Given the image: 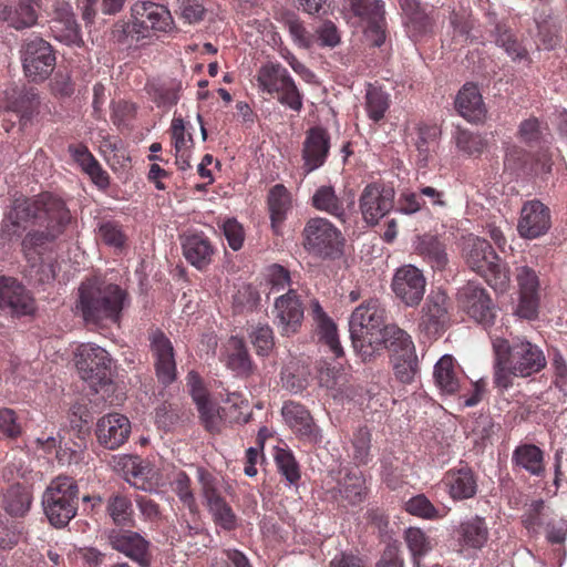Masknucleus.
I'll return each instance as SVG.
<instances>
[{
    "instance_id": "1",
    "label": "nucleus",
    "mask_w": 567,
    "mask_h": 567,
    "mask_svg": "<svg viewBox=\"0 0 567 567\" xmlns=\"http://www.w3.org/2000/svg\"><path fill=\"white\" fill-rule=\"evenodd\" d=\"M9 219L18 228L32 229L22 241L25 257L31 266V276L40 282L54 278V268L51 262L41 258L38 248L56 239L70 221V212L64 203L51 195L41 194L34 199L16 200Z\"/></svg>"
},
{
    "instance_id": "2",
    "label": "nucleus",
    "mask_w": 567,
    "mask_h": 567,
    "mask_svg": "<svg viewBox=\"0 0 567 567\" xmlns=\"http://www.w3.org/2000/svg\"><path fill=\"white\" fill-rule=\"evenodd\" d=\"M494 362V382L497 386L507 389L512 385V377L527 378L546 367L543 350L525 338L508 340L498 336L496 331L488 332Z\"/></svg>"
},
{
    "instance_id": "3",
    "label": "nucleus",
    "mask_w": 567,
    "mask_h": 567,
    "mask_svg": "<svg viewBox=\"0 0 567 567\" xmlns=\"http://www.w3.org/2000/svg\"><path fill=\"white\" fill-rule=\"evenodd\" d=\"M128 306V293L118 285L92 278L79 287L76 310L89 324H117Z\"/></svg>"
},
{
    "instance_id": "4",
    "label": "nucleus",
    "mask_w": 567,
    "mask_h": 567,
    "mask_svg": "<svg viewBox=\"0 0 567 567\" xmlns=\"http://www.w3.org/2000/svg\"><path fill=\"white\" fill-rule=\"evenodd\" d=\"M385 310L378 300L371 299L358 306L349 319V331L354 350L363 361L371 360L380 351L381 332Z\"/></svg>"
},
{
    "instance_id": "5",
    "label": "nucleus",
    "mask_w": 567,
    "mask_h": 567,
    "mask_svg": "<svg viewBox=\"0 0 567 567\" xmlns=\"http://www.w3.org/2000/svg\"><path fill=\"white\" fill-rule=\"evenodd\" d=\"M463 255L466 265L482 276L495 291L507 290L511 282L508 267L486 239L468 236L464 240Z\"/></svg>"
},
{
    "instance_id": "6",
    "label": "nucleus",
    "mask_w": 567,
    "mask_h": 567,
    "mask_svg": "<svg viewBox=\"0 0 567 567\" xmlns=\"http://www.w3.org/2000/svg\"><path fill=\"white\" fill-rule=\"evenodd\" d=\"M259 92L276 99L281 105L299 112L302 109V94L288 70L278 62H266L256 74Z\"/></svg>"
},
{
    "instance_id": "7",
    "label": "nucleus",
    "mask_w": 567,
    "mask_h": 567,
    "mask_svg": "<svg viewBox=\"0 0 567 567\" xmlns=\"http://www.w3.org/2000/svg\"><path fill=\"white\" fill-rule=\"evenodd\" d=\"M78 493L76 483L68 476H58L47 487L42 505L53 526L64 527L76 515Z\"/></svg>"
},
{
    "instance_id": "8",
    "label": "nucleus",
    "mask_w": 567,
    "mask_h": 567,
    "mask_svg": "<svg viewBox=\"0 0 567 567\" xmlns=\"http://www.w3.org/2000/svg\"><path fill=\"white\" fill-rule=\"evenodd\" d=\"M303 247L313 256L334 259L341 256L344 238L341 231L327 218H310L303 228Z\"/></svg>"
},
{
    "instance_id": "9",
    "label": "nucleus",
    "mask_w": 567,
    "mask_h": 567,
    "mask_svg": "<svg viewBox=\"0 0 567 567\" xmlns=\"http://www.w3.org/2000/svg\"><path fill=\"white\" fill-rule=\"evenodd\" d=\"M132 33L135 40L150 39L173 29L171 11L163 4L152 1H138L131 9Z\"/></svg>"
},
{
    "instance_id": "10",
    "label": "nucleus",
    "mask_w": 567,
    "mask_h": 567,
    "mask_svg": "<svg viewBox=\"0 0 567 567\" xmlns=\"http://www.w3.org/2000/svg\"><path fill=\"white\" fill-rule=\"evenodd\" d=\"M74 360L81 379L92 386L107 379L112 359L105 349L94 343H82L74 352Z\"/></svg>"
},
{
    "instance_id": "11",
    "label": "nucleus",
    "mask_w": 567,
    "mask_h": 567,
    "mask_svg": "<svg viewBox=\"0 0 567 567\" xmlns=\"http://www.w3.org/2000/svg\"><path fill=\"white\" fill-rule=\"evenodd\" d=\"M272 317L281 336L290 337L299 332L305 318V306L295 289L289 288L275 299Z\"/></svg>"
},
{
    "instance_id": "12",
    "label": "nucleus",
    "mask_w": 567,
    "mask_h": 567,
    "mask_svg": "<svg viewBox=\"0 0 567 567\" xmlns=\"http://www.w3.org/2000/svg\"><path fill=\"white\" fill-rule=\"evenodd\" d=\"M197 477L214 523L224 530H234L238 525L237 516L220 496L216 478L203 468L197 470Z\"/></svg>"
},
{
    "instance_id": "13",
    "label": "nucleus",
    "mask_w": 567,
    "mask_h": 567,
    "mask_svg": "<svg viewBox=\"0 0 567 567\" xmlns=\"http://www.w3.org/2000/svg\"><path fill=\"white\" fill-rule=\"evenodd\" d=\"M425 288L426 278L423 271L410 264L399 267L391 281L394 296L406 307L419 306L424 297Z\"/></svg>"
},
{
    "instance_id": "14",
    "label": "nucleus",
    "mask_w": 567,
    "mask_h": 567,
    "mask_svg": "<svg viewBox=\"0 0 567 567\" xmlns=\"http://www.w3.org/2000/svg\"><path fill=\"white\" fill-rule=\"evenodd\" d=\"M25 75L33 82L45 80L53 71L55 56L50 43L40 38L25 42L22 51Z\"/></svg>"
},
{
    "instance_id": "15",
    "label": "nucleus",
    "mask_w": 567,
    "mask_h": 567,
    "mask_svg": "<svg viewBox=\"0 0 567 567\" xmlns=\"http://www.w3.org/2000/svg\"><path fill=\"white\" fill-rule=\"evenodd\" d=\"M449 298L441 289L432 290L426 297L417 322L420 332L434 337L444 330L449 321Z\"/></svg>"
},
{
    "instance_id": "16",
    "label": "nucleus",
    "mask_w": 567,
    "mask_h": 567,
    "mask_svg": "<svg viewBox=\"0 0 567 567\" xmlns=\"http://www.w3.org/2000/svg\"><path fill=\"white\" fill-rule=\"evenodd\" d=\"M551 227L550 209L538 199L524 203L517 221V233L524 239H536Z\"/></svg>"
},
{
    "instance_id": "17",
    "label": "nucleus",
    "mask_w": 567,
    "mask_h": 567,
    "mask_svg": "<svg viewBox=\"0 0 567 567\" xmlns=\"http://www.w3.org/2000/svg\"><path fill=\"white\" fill-rule=\"evenodd\" d=\"M460 301L467 315L475 321L485 328L494 324L496 309L484 288L473 282L467 284L460 291Z\"/></svg>"
},
{
    "instance_id": "18",
    "label": "nucleus",
    "mask_w": 567,
    "mask_h": 567,
    "mask_svg": "<svg viewBox=\"0 0 567 567\" xmlns=\"http://www.w3.org/2000/svg\"><path fill=\"white\" fill-rule=\"evenodd\" d=\"M394 202L393 188L379 184L367 185L360 196L359 205L364 221L371 225L384 217L392 208Z\"/></svg>"
},
{
    "instance_id": "19",
    "label": "nucleus",
    "mask_w": 567,
    "mask_h": 567,
    "mask_svg": "<svg viewBox=\"0 0 567 567\" xmlns=\"http://www.w3.org/2000/svg\"><path fill=\"white\" fill-rule=\"evenodd\" d=\"M150 347L158 381L168 385L176 379V362L171 340L159 330L150 334Z\"/></svg>"
},
{
    "instance_id": "20",
    "label": "nucleus",
    "mask_w": 567,
    "mask_h": 567,
    "mask_svg": "<svg viewBox=\"0 0 567 567\" xmlns=\"http://www.w3.org/2000/svg\"><path fill=\"white\" fill-rule=\"evenodd\" d=\"M281 414L285 423L299 439L313 444L321 442V430L303 405L292 401L286 402Z\"/></svg>"
},
{
    "instance_id": "21",
    "label": "nucleus",
    "mask_w": 567,
    "mask_h": 567,
    "mask_svg": "<svg viewBox=\"0 0 567 567\" xmlns=\"http://www.w3.org/2000/svg\"><path fill=\"white\" fill-rule=\"evenodd\" d=\"M50 29L53 37L62 43L75 47L84 44L80 27L69 2L56 1L54 3Z\"/></svg>"
},
{
    "instance_id": "22",
    "label": "nucleus",
    "mask_w": 567,
    "mask_h": 567,
    "mask_svg": "<svg viewBox=\"0 0 567 567\" xmlns=\"http://www.w3.org/2000/svg\"><path fill=\"white\" fill-rule=\"evenodd\" d=\"M0 308L13 316H29L35 310L30 292L13 278H0Z\"/></svg>"
},
{
    "instance_id": "23",
    "label": "nucleus",
    "mask_w": 567,
    "mask_h": 567,
    "mask_svg": "<svg viewBox=\"0 0 567 567\" xmlns=\"http://www.w3.org/2000/svg\"><path fill=\"white\" fill-rule=\"evenodd\" d=\"M354 17L365 23V30L375 33L374 44L380 47L384 41L382 30L384 9L381 0H344Z\"/></svg>"
},
{
    "instance_id": "24",
    "label": "nucleus",
    "mask_w": 567,
    "mask_h": 567,
    "mask_svg": "<svg viewBox=\"0 0 567 567\" xmlns=\"http://www.w3.org/2000/svg\"><path fill=\"white\" fill-rule=\"evenodd\" d=\"M131 424L126 416L111 413L101 417L96 426V436L101 445L109 450L121 446L128 437Z\"/></svg>"
},
{
    "instance_id": "25",
    "label": "nucleus",
    "mask_w": 567,
    "mask_h": 567,
    "mask_svg": "<svg viewBox=\"0 0 567 567\" xmlns=\"http://www.w3.org/2000/svg\"><path fill=\"white\" fill-rule=\"evenodd\" d=\"M311 204L317 210L327 213L344 223L349 210L354 206V198L353 196L340 198L332 186L323 185L313 193Z\"/></svg>"
},
{
    "instance_id": "26",
    "label": "nucleus",
    "mask_w": 567,
    "mask_h": 567,
    "mask_svg": "<svg viewBox=\"0 0 567 567\" xmlns=\"http://www.w3.org/2000/svg\"><path fill=\"white\" fill-rule=\"evenodd\" d=\"M182 249L185 259L198 270L205 269L215 254V248L203 233H190L182 237Z\"/></svg>"
},
{
    "instance_id": "27",
    "label": "nucleus",
    "mask_w": 567,
    "mask_h": 567,
    "mask_svg": "<svg viewBox=\"0 0 567 567\" xmlns=\"http://www.w3.org/2000/svg\"><path fill=\"white\" fill-rule=\"evenodd\" d=\"M330 137L322 127H312L307 132L302 156L307 172H312L323 165L330 148Z\"/></svg>"
},
{
    "instance_id": "28",
    "label": "nucleus",
    "mask_w": 567,
    "mask_h": 567,
    "mask_svg": "<svg viewBox=\"0 0 567 567\" xmlns=\"http://www.w3.org/2000/svg\"><path fill=\"white\" fill-rule=\"evenodd\" d=\"M443 483L453 501L468 499L474 497L477 493L476 476L467 466L447 471L444 475Z\"/></svg>"
},
{
    "instance_id": "29",
    "label": "nucleus",
    "mask_w": 567,
    "mask_h": 567,
    "mask_svg": "<svg viewBox=\"0 0 567 567\" xmlns=\"http://www.w3.org/2000/svg\"><path fill=\"white\" fill-rule=\"evenodd\" d=\"M39 446H41L45 452L51 453L52 451H56V458L59 463L62 465H69L72 463H78L81 460V455L86 447L85 436L82 431H78V441L74 442L75 450L69 449V441L66 440L65 434L61 432L58 433V436H48L45 439L39 437L37 440Z\"/></svg>"
},
{
    "instance_id": "30",
    "label": "nucleus",
    "mask_w": 567,
    "mask_h": 567,
    "mask_svg": "<svg viewBox=\"0 0 567 567\" xmlns=\"http://www.w3.org/2000/svg\"><path fill=\"white\" fill-rule=\"evenodd\" d=\"M116 466L123 472L125 481L132 486L143 491L152 487L155 471L150 462L138 456L124 455L118 458Z\"/></svg>"
},
{
    "instance_id": "31",
    "label": "nucleus",
    "mask_w": 567,
    "mask_h": 567,
    "mask_svg": "<svg viewBox=\"0 0 567 567\" xmlns=\"http://www.w3.org/2000/svg\"><path fill=\"white\" fill-rule=\"evenodd\" d=\"M433 379L436 388L442 394H455L462 382V371L451 354H444L435 363Z\"/></svg>"
},
{
    "instance_id": "32",
    "label": "nucleus",
    "mask_w": 567,
    "mask_h": 567,
    "mask_svg": "<svg viewBox=\"0 0 567 567\" xmlns=\"http://www.w3.org/2000/svg\"><path fill=\"white\" fill-rule=\"evenodd\" d=\"M110 542L115 550L143 567L147 566L148 543L140 534L130 530L120 532L111 535Z\"/></svg>"
},
{
    "instance_id": "33",
    "label": "nucleus",
    "mask_w": 567,
    "mask_h": 567,
    "mask_svg": "<svg viewBox=\"0 0 567 567\" xmlns=\"http://www.w3.org/2000/svg\"><path fill=\"white\" fill-rule=\"evenodd\" d=\"M455 107L461 116L470 122H480L486 115V107L478 87L465 84L457 93Z\"/></svg>"
},
{
    "instance_id": "34",
    "label": "nucleus",
    "mask_w": 567,
    "mask_h": 567,
    "mask_svg": "<svg viewBox=\"0 0 567 567\" xmlns=\"http://www.w3.org/2000/svg\"><path fill=\"white\" fill-rule=\"evenodd\" d=\"M33 496L31 488L25 485L14 484L6 489L1 506L12 517H23L30 511Z\"/></svg>"
},
{
    "instance_id": "35",
    "label": "nucleus",
    "mask_w": 567,
    "mask_h": 567,
    "mask_svg": "<svg viewBox=\"0 0 567 567\" xmlns=\"http://www.w3.org/2000/svg\"><path fill=\"white\" fill-rule=\"evenodd\" d=\"M458 544L463 548H482L488 539V528L482 517L463 520L457 529Z\"/></svg>"
},
{
    "instance_id": "36",
    "label": "nucleus",
    "mask_w": 567,
    "mask_h": 567,
    "mask_svg": "<svg viewBox=\"0 0 567 567\" xmlns=\"http://www.w3.org/2000/svg\"><path fill=\"white\" fill-rule=\"evenodd\" d=\"M380 350L386 348L392 358H399L402 354L415 352V346L411 336L396 324H388L381 332Z\"/></svg>"
},
{
    "instance_id": "37",
    "label": "nucleus",
    "mask_w": 567,
    "mask_h": 567,
    "mask_svg": "<svg viewBox=\"0 0 567 567\" xmlns=\"http://www.w3.org/2000/svg\"><path fill=\"white\" fill-rule=\"evenodd\" d=\"M512 462L534 476H540L545 471L544 453L534 444L518 445L513 452Z\"/></svg>"
},
{
    "instance_id": "38",
    "label": "nucleus",
    "mask_w": 567,
    "mask_h": 567,
    "mask_svg": "<svg viewBox=\"0 0 567 567\" xmlns=\"http://www.w3.org/2000/svg\"><path fill=\"white\" fill-rule=\"evenodd\" d=\"M415 251L427 260L434 269H443L447 265L445 246L436 236L425 234L414 241Z\"/></svg>"
},
{
    "instance_id": "39",
    "label": "nucleus",
    "mask_w": 567,
    "mask_h": 567,
    "mask_svg": "<svg viewBox=\"0 0 567 567\" xmlns=\"http://www.w3.org/2000/svg\"><path fill=\"white\" fill-rule=\"evenodd\" d=\"M225 362L228 369L239 377L252 373V363L243 340L231 337L226 346Z\"/></svg>"
},
{
    "instance_id": "40",
    "label": "nucleus",
    "mask_w": 567,
    "mask_h": 567,
    "mask_svg": "<svg viewBox=\"0 0 567 567\" xmlns=\"http://www.w3.org/2000/svg\"><path fill=\"white\" fill-rule=\"evenodd\" d=\"M268 206L270 212L271 226L275 233H279L281 224L287 218L291 208V196L288 189L281 185H275L268 195Z\"/></svg>"
},
{
    "instance_id": "41",
    "label": "nucleus",
    "mask_w": 567,
    "mask_h": 567,
    "mask_svg": "<svg viewBox=\"0 0 567 567\" xmlns=\"http://www.w3.org/2000/svg\"><path fill=\"white\" fill-rule=\"evenodd\" d=\"M440 133V128L436 125H422L419 127L415 142L419 166H427L432 155L436 152Z\"/></svg>"
},
{
    "instance_id": "42",
    "label": "nucleus",
    "mask_w": 567,
    "mask_h": 567,
    "mask_svg": "<svg viewBox=\"0 0 567 567\" xmlns=\"http://www.w3.org/2000/svg\"><path fill=\"white\" fill-rule=\"evenodd\" d=\"M340 494L352 505L363 502L367 496V485L363 474L358 468L344 475L340 484Z\"/></svg>"
},
{
    "instance_id": "43",
    "label": "nucleus",
    "mask_w": 567,
    "mask_h": 567,
    "mask_svg": "<svg viewBox=\"0 0 567 567\" xmlns=\"http://www.w3.org/2000/svg\"><path fill=\"white\" fill-rule=\"evenodd\" d=\"M405 544L412 555L414 567H420L419 559L433 548L432 539L419 527H409L404 532Z\"/></svg>"
},
{
    "instance_id": "44",
    "label": "nucleus",
    "mask_w": 567,
    "mask_h": 567,
    "mask_svg": "<svg viewBox=\"0 0 567 567\" xmlns=\"http://www.w3.org/2000/svg\"><path fill=\"white\" fill-rule=\"evenodd\" d=\"M390 106V96L386 92L374 85H369L365 92V111L373 122L384 117Z\"/></svg>"
},
{
    "instance_id": "45",
    "label": "nucleus",
    "mask_w": 567,
    "mask_h": 567,
    "mask_svg": "<svg viewBox=\"0 0 567 567\" xmlns=\"http://www.w3.org/2000/svg\"><path fill=\"white\" fill-rule=\"evenodd\" d=\"M106 511L116 525H128L133 519L132 502L125 495H112L107 501Z\"/></svg>"
},
{
    "instance_id": "46",
    "label": "nucleus",
    "mask_w": 567,
    "mask_h": 567,
    "mask_svg": "<svg viewBox=\"0 0 567 567\" xmlns=\"http://www.w3.org/2000/svg\"><path fill=\"white\" fill-rule=\"evenodd\" d=\"M495 43L497 47L504 49L506 54L514 62H522L528 60V52L514 37V34L501 27L496 28Z\"/></svg>"
},
{
    "instance_id": "47",
    "label": "nucleus",
    "mask_w": 567,
    "mask_h": 567,
    "mask_svg": "<svg viewBox=\"0 0 567 567\" xmlns=\"http://www.w3.org/2000/svg\"><path fill=\"white\" fill-rule=\"evenodd\" d=\"M404 507L409 514L423 519L434 520L445 516V513L436 508L423 494L411 497Z\"/></svg>"
},
{
    "instance_id": "48",
    "label": "nucleus",
    "mask_w": 567,
    "mask_h": 567,
    "mask_svg": "<svg viewBox=\"0 0 567 567\" xmlns=\"http://www.w3.org/2000/svg\"><path fill=\"white\" fill-rule=\"evenodd\" d=\"M100 150L105 161L113 168H116V165L123 166L124 163L128 161V156L122 142L114 136H104L100 142Z\"/></svg>"
},
{
    "instance_id": "49",
    "label": "nucleus",
    "mask_w": 567,
    "mask_h": 567,
    "mask_svg": "<svg viewBox=\"0 0 567 567\" xmlns=\"http://www.w3.org/2000/svg\"><path fill=\"white\" fill-rule=\"evenodd\" d=\"M392 360L398 380L402 383H411L419 371L416 352L402 354L399 358H392Z\"/></svg>"
},
{
    "instance_id": "50",
    "label": "nucleus",
    "mask_w": 567,
    "mask_h": 567,
    "mask_svg": "<svg viewBox=\"0 0 567 567\" xmlns=\"http://www.w3.org/2000/svg\"><path fill=\"white\" fill-rule=\"evenodd\" d=\"M37 7H40V0H20L18 7L14 8L13 28L20 30L35 24Z\"/></svg>"
},
{
    "instance_id": "51",
    "label": "nucleus",
    "mask_w": 567,
    "mask_h": 567,
    "mask_svg": "<svg viewBox=\"0 0 567 567\" xmlns=\"http://www.w3.org/2000/svg\"><path fill=\"white\" fill-rule=\"evenodd\" d=\"M400 7L408 17L406 24L417 32H425L430 27V19L419 10L416 0H399Z\"/></svg>"
},
{
    "instance_id": "52",
    "label": "nucleus",
    "mask_w": 567,
    "mask_h": 567,
    "mask_svg": "<svg viewBox=\"0 0 567 567\" xmlns=\"http://www.w3.org/2000/svg\"><path fill=\"white\" fill-rule=\"evenodd\" d=\"M275 461L279 472L290 484H296L300 480L299 466L291 452L279 450L276 453Z\"/></svg>"
},
{
    "instance_id": "53",
    "label": "nucleus",
    "mask_w": 567,
    "mask_h": 567,
    "mask_svg": "<svg viewBox=\"0 0 567 567\" xmlns=\"http://www.w3.org/2000/svg\"><path fill=\"white\" fill-rule=\"evenodd\" d=\"M544 501H533L523 515L525 527L532 533H538L545 523L547 514Z\"/></svg>"
},
{
    "instance_id": "54",
    "label": "nucleus",
    "mask_w": 567,
    "mask_h": 567,
    "mask_svg": "<svg viewBox=\"0 0 567 567\" xmlns=\"http://www.w3.org/2000/svg\"><path fill=\"white\" fill-rule=\"evenodd\" d=\"M173 489L177 494L181 502L189 509V512L196 513V499L190 488V480L186 473L179 472L176 474L173 482Z\"/></svg>"
},
{
    "instance_id": "55",
    "label": "nucleus",
    "mask_w": 567,
    "mask_h": 567,
    "mask_svg": "<svg viewBox=\"0 0 567 567\" xmlns=\"http://www.w3.org/2000/svg\"><path fill=\"white\" fill-rule=\"evenodd\" d=\"M455 143L460 151L468 155L481 154L486 145L481 135L468 131H458L455 136Z\"/></svg>"
},
{
    "instance_id": "56",
    "label": "nucleus",
    "mask_w": 567,
    "mask_h": 567,
    "mask_svg": "<svg viewBox=\"0 0 567 567\" xmlns=\"http://www.w3.org/2000/svg\"><path fill=\"white\" fill-rule=\"evenodd\" d=\"M267 282L270 285V292H281L291 288L290 272L282 266L274 264L267 268Z\"/></svg>"
},
{
    "instance_id": "57",
    "label": "nucleus",
    "mask_w": 567,
    "mask_h": 567,
    "mask_svg": "<svg viewBox=\"0 0 567 567\" xmlns=\"http://www.w3.org/2000/svg\"><path fill=\"white\" fill-rule=\"evenodd\" d=\"M250 338L259 355H268L275 346L274 332L268 324L257 327Z\"/></svg>"
},
{
    "instance_id": "58",
    "label": "nucleus",
    "mask_w": 567,
    "mask_h": 567,
    "mask_svg": "<svg viewBox=\"0 0 567 567\" xmlns=\"http://www.w3.org/2000/svg\"><path fill=\"white\" fill-rule=\"evenodd\" d=\"M320 341L329 347L331 352L339 358L343 354V349L340 344L337 326L332 320L317 326Z\"/></svg>"
},
{
    "instance_id": "59",
    "label": "nucleus",
    "mask_w": 567,
    "mask_h": 567,
    "mask_svg": "<svg viewBox=\"0 0 567 567\" xmlns=\"http://www.w3.org/2000/svg\"><path fill=\"white\" fill-rule=\"evenodd\" d=\"M100 238L109 246L120 249L126 241V236L121 226L113 221L102 223L99 227Z\"/></svg>"
},
{
    "instance_id": "60",
    "label": "nucleus",
    "mask_w": 567,
    "mask_h": 567,
    "mask_svg": "<svg viewBox=\"0 0 567 567\" xmlns=\"http://www.w3.org/2000/svg\"><path fill=\"white\" fill-rule=\"evenodd\" d=\"M221 229L228 246L235 251L239 250L245 240V233L241 224H239L235 218H228L221 224Z\"/></svg>"
},
{
    "instance_id": "61",
    "label": "nucleus",
    "mask_w": 567,
    "mask_h": 567,
    "mask_svg": "<svg viewBox=\"0 0 567 567\" xmlns=\"http://www.w3.org/2000/svg\"><path fill=\"white\" fill-rule=\"evenodd\" d=\"M425 206L426 200H421L420 190L412 192L405 189L401 192L400 197L398 199V212L405 215L415 214Z\"/></svg>"
},
{
    "instance_id": "62",
    "label": "nucleus",
    "mask_w": 567,
    "mask_h": 567,
    "mask_svg": "<svg viewBox=\"0 0 567 567\" xmlns=\"http://www.w3.org/2000/svg\"><path fill=\"white\" fill-rule=\"evenodd\" d=\"M286 27L296 45L303 49L311 48L313 43L312 35L306 30L302 22L298 18H289L286 20Z\"/></svg>"
},
{
    "instance_id": "63",
    "label": "nucleus",
    "mask_w": 567,
    "mask_h": 567,
    "mask_svg": "<svg viewBox=\"0 0 567 567\" xmlns=\"http://www.w3.org/2000/svg\"><path fill=\"white\" fill-rule=\"evenodd\" d=\"M371 434L367 429H360L353 437V457L359 464H367L370 456Z\"/></svg>"
},
{
    "instance_id": "64",
    "label": "nucleus",
    "mask_w": 567,
    "mask_h": 567,
    "mask_svg": "<svg viewBox=\"0 0 567 567\" xmlns=\"http://www.w3.org/2000/svg\"><path fill=\"white\" fill-rule=\"evenodd\" d=\"M516 279L519 287V293H538V276L532 268L527 266L518 267Z\"/></svg>"
}]
</instances>
